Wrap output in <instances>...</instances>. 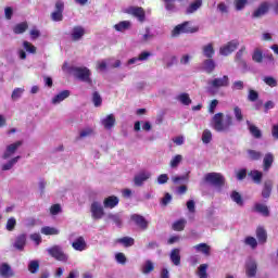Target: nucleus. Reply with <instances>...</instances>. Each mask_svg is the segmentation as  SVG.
I'll list each match as a JSON object with an SVG mask.
<instances>
[{
    "label": "nucleus",
    "instance_id": "obj_44",
    "mask_svg": "<svg viewBox=\"0 0 278 278\" xmlns=\"http://www.w3.org/2000/svg\"><path fill=\"white\" fill-rule=\"evenodd\" d=\"M28 270H29V273H31V275H36V273H38V270H40V263L38 261H31L28 264Z\"/></svg>",
    "mask_w": 278,
    "mask_h": 278
},
{
    "label": "nucleus",
    "instance_id": "obj_32",
    "mask_svg": "<svg viewBox=\"0 0 278 278\" xmlns=\"http://www.w3.org/2000/svg\"><path fill=\"white\" fill-rule=\"evenodd\" d=\"M202 51H203V55L207 59H213L214 53H216L215 50H214V45L213 43H208V45L204 46L202 48Z\"/></svg>",
    "mask_w": 278,
    "mask_h": 278
},
{
    "label": "nucleus",
    "instance_id": "obj_28",
    "mask_svg": "<svg viewBox=\"0 0 278 278\" xmlns=\"http://www.w3.org/2000/svg\"><path fill=\"white\" fill-rule=\"evenodd\" d=\"M249 177H251L252 181H254V184H262V179L264 177V174L257 169H253V170H250L248 173Z\"/></svg>",
    "mask_w": 278,
    "mask_h": 278
},
{
    "label": "nucleus",
    "instance_id": "obj_36",
    "mask_svg": "<svg viewBox=\"0 0 278 278\" xmlns=\"http://www.w3.org/2000/svg\"><path fill=\"white\" fill-rule=\"evenodd\" d=\"M201 5H203V1L195 0L187 8V14H194V12H197V10H199V8H201Z\"/></svg>",
    "mask_w": 278,
    "mask_h": 278
},
{
    "label": "nucleus",
    "instance_id": "obj_25",
    "mask_svg": "<svg viewBox=\"0 0 278 278\" xmlns=\"http://www.w3.org/2000/svg\"><path fill=\"white\" fill-rule=\"evenodd\" d=\"M216 68V62H214V59H207L203 62V71L207 73L208 75H212Z\"/></svg>",
    "mask_w": 278,
    "mask_h": 278
},
{
    "label": "nucleus",
    "instance_id": "obj_4",
    "mask_svg": "<svg viewBox=\"0 0 278 278\" xmlns=\"http://www.w3.org/2000/svg\"><path fill=\"white\" fill-rule=\"evenodd\" d=\"M125 14H130L139 21V23H144L147 21V13L142 7H129L125 9Z\"/></svg>",
    "mask_w": 278,
    "mask_h": 278
},
{
    "label": "nucleus",
    "instance_id": "obj_50",
    "mask_svg": "<svg viewBox=\"0 0 278 278\" xmlns=\"http://www.w3.org/2000/svg\"><path fill=\"white\" fill-rule=\"evenodd\" d=\"M202 142L204 144H210L212 142V131L210 129H205L202 134Z\"/></svg>",
    "mask_w": 278,
    "mask_h": 278
},
{
    "label": "nucleus",
    "instance_id": "obj_34",
    "mask_svg": "<svg viewBox=\"0 0 278 278\" xmlns=\"http://www.w3.org/2000/svg\"><path fill=\"white\" fill-rule=\"evenodd\" d=\"M252 60L256 62V64H262V62H264V52H262L260 48L254 49Z\"/></svg>",
    "mask_w": 278,
    "mask_h": 278
},
{
    "label": "nucleus",
    "instance_id": "obj_53",
    "mask_svg": "<svg viewBox=\"0 0 278 278\" xmlns=\"http://www.w3.org/2000/svg\"><path fill=\"white\" fill-rule=\"evenodd\" d=\"M23 92H25V89L23 88H15L11 94V99L13 101H16L17 99H21L23 97Z\"/></svg>",
    "mask_w": 278,
    "mask_h": 278
},
{
    "label": "nucleus",
    "instance_id": "obj_18",
    "mask_svg": "<svg viewBox=\"0 0 278 278\" xmlns=\"http://www.w3.org/2000/svg\"><path fill=\"white\" fill-rule=\"evenodd\" d=\"M101 125H103L104 129L110 130L116 125V117L114 116V114H109L105 118L101 121Z\"/></svg>",
    "mask_w": 278,
    "mask_h": 278
},
{
    "label": "nucleus",
    "instance_id": "obj_7",
    "mask_svg": "<svg viewBox=\"0 0 278 278\" xmlns=\"http://www.w3.org/2000/svg\"><path fill=\"white\" fill-rule=\"evenodd\" d=\"M130 220L136 225V227L141 229V231H147V229H149V220L140 214L130 215Z\"/></svg>",
    "mask_w": 278,
    "mask_h": 278
},
{
    "label": "nucleus",
    "instance_id": "obj_15",
    "mask_svg": "<svg viewBox=\"0 0 278 278\" xmlns=\"http://www.w3.org/2000/svg\"><path fill=\"white\" fill-rule=\"evenodd\" d=\"M118 203H121V200L118 199V197L111 195V197H108L104 199L103 206L106 210H114V207H116V205H118Z\"/></svg>",
    "mask_w": 278,
    "mask_h": 278
},
{
    "label": "nucleus",
    "instance_id": "obj_31",
    "mask_svg": "<svg viewBox=\"0 0 278 278\" xmlns=\"http://www.w3.org/2000/svg\"><path fill=\"white\" fill-rule=\"evenodd\" d=\"M247 125L249 126V131L251 134V136H253V138H256L257 140H260V138H262V130L260 128H257V126L251 124V122H247Z\"/></svg>",
    "mask_w": 278,
    "mask_h": 278
},
{
    "label": "nucleus",
    "instance_id": "obj_37",
    "mask_svg": "<svg viewBox=\"0 0 278 278\" xmlns=\"http://www.w3.org/2000/svg\"><path fill=\"white\" fill-rule=\"evenodd\" d=\"M248 157L249 160H251L252 162H257L260 160H262V152L256 151V150H248Z\"/></svg>",
    "mask_w": 278,
    "mask_h": 278
},
{
    "label": "nucleus",
    "instance_id": "obj_49",
    "mask_svg": "<svg viewBox=\"0 0 278 278\" xmlns=\"http://www.w3.org/2000/svg\"><path fill=\"white\" fill-rule=\"evenodd\" d=\"M257 99H260V93L254 89H250L248 93V101H251V103H255Z\"/></svg>",
    "mask_w": 278,
    "mask_h": 278
},
{
    "label": "nucleus",
    "instance_id": "obj_61",
    "mask_svg": "<svg viewBox=\"0 0 278 278\" xmlns=\"http://www.w3.org/2000/svg\"><path fill=\"white\" fill-rule=\"evenodd\" d=\"M60 212H62V206L60 204H53L50 207V214L52 216H58V214H60Z\"/></svg>",
    "mask_w": 278,
    "mask_h": 278
},
{
    "label": "nucleus",
    "instance_id": "obj_64",
    "mask_svg": "<svg viewBox=\"0 0 278 278\" xmlns=\"http://www.w3.org/2000/svg\"><path fill=\"white\" fill-rule=\"evenodd\" d=\"M218 106V100H212L208 105V114H214L216 112V108Z\"/></svg>",
    "mask_w": 278,
    "mask_h": 278
},
{
    "label": "nucleus",
    "instance_id": "obj_23",
    "mask_svg": "<svg viewBox=\"0 0 278 278\" xmlns=\"http://www.w3.org/2000/svg\"><path fill=\"white\" fill-rule=\"evenodd\" d=\"M256 238L261 244H266V241L268 240V233L264 227L260 226L256 228Z\"/></svg>",
    "mask_w": 278,
    "mask_h": 278
},
{
    "label": "nucleus",
    "instance_id": "obj_45",
    "mask_svg": "<svg viewBox=\"0 0 278 278\" xmlns=\"http://www.w3.org/2000/svg\"><path fill=\"white\" fill-rule=\"evenodd\" d=\"M233 114L238 123H242V121H244V115L242 114V109H240V106L233 108Z\"/></svg>",
    "mask_w": 278,
    "mask_h": 278
},
{
    "label": "nucleus",
    "instance_id": "obj_46",
    "mask_svg": "<svg viewBox=\"0 0 278 278\" xmlns=\"http://www.w3.org/2000/svg\"><path fill=\"white\" fill-rule=\"evenodd\" d=\"M184 160V156H181L180 154L175 155L169 163V166L172 168H177V166H179V164H181V161Z\"/></svg>",
    "mask_w": 278,
    "mask_h": 278
},
{
    "label": "nucleus",
    "instance_id": "obj_21",
    "mask_svg": "<svg viewBox=\"0 0 278 278\" xmlns=\"http://www.w3.org/2000/svg\"><path fill=\"white\" fill-rule=\"evenodd\" d=\"M0 275L4 278L14 277V270H12V267L8 263H3L0 266Z\"/></svg>",
    "mask_w": 278,
    "mask_h": 278
},
{
    "label": "nucleus",
    "instance_id": "obj_43",
    "mask_svg": "<svg viewBox=\"0 0 278 278\" xmlns=\"http://www.w3.org/2000/svg\"><path fill=\"white\" fill-rule=\"evenodd\" d=\"M231 200L237 203V205H244V200H242V195L238 191H232L231 194Z\"/></svg>",
    "mask_w": 278,
    "mask_h": 278
},
{
    "label": "nucleus",
    "instance_id": "obj_13",
    "mask_svg": "<svg viewBox=\"0 0 278 278\" xmlns=\"http://www.w3.org/2000/svg\"><path fill=\"white\" fill-rule=\"evenodd\" d=\"M26 244H27V235L22 233L15 238V242H14L13 247L17 251H24Z\"/></svg>",
    "mask_w": 278,
    "mask_h": 278
},
{
    "label": "nucleus",
    "instance_id": "obj_9",
    "mask_svg": "<svg viewBox=\"0 0 278 278\" xmlns=\"http://www.w3.org/2000/svg\"><path fill=\"white\" fill-rule=\"evenodd\" d=\"M208 85L216 90H218V88H227L229 86V76L224 75L222 78H214Z\"/></svg>",
    "mask_w": 278,
    "mask_h": 278
},
{
    "label": "nucleus",
    "instance_id": "obj_27",
    "mask_svg": "<svg viewBox=\"0 0 278 278\" xmlns=\"http://www.w3.org/2000/svg\"><path fill=\"white\" fill-rule=\"evenodd\" d=\"M71 97V91L63 90L59 92L56 96L53 97L52 103L55 105L58 103H62L65 99H68Z\"/></svg>",
    "mask_w": 278,
    "mask_h": 278
},
{
    "label": "nucleus",
    "instance_id": "obj_14",
    "mask_svg": "<svg viewBox=\"0 0 278 278\" xmlns=\"http://www.w3.org/2000/svg\"><path fill=\"white\" fill-rule=\"evenodd\" d=\"M189 31L190 29H188V22H184L174 27L172 30V36L177 38V36H180V34H188Z\"/></svg>",
    "mask_w": 278,
    "mask_h": 278
},
{
    "label": "nucleus",
    "instance_id": "obj_11",
    "mask_svg": "<svg viewBox=\"0 0 278 278\" xmlns=\"http://www.w3.org/2000/svg\"><path fill=\"white\" fill-rule=\"evenodd\" d=\"M275 162V154L274 153H266L263 157V170L264 173H268L270 168H273V164Z\"/></svg>",
    "mask_w": 278,
    "mask_h": 278
},
{
    "label": "nucleus",
    "instance_id": "obj_16",
    "mask_svg": "<svg viewBox=\"0 0 278 278\" xmlns=\"http://www.w3.org/2000/svg\"><path fill=\"white\" fill-rule=\"evenodd\" d=\"M273 180H265L263 184V189H262V198L263 199H270V194H273Z\"/></svg>",
    "mask_w": 278,
    "mask_h": 278
},
{
    "label": "nucleus",
    "instance_id": "obj_55",
    "mask_svg": "<svg viewBox=\"0 0 278 278\" xmlns=\"http://www.w3.org/2000/svg\"><path fill=\"white\" fill-rule=\"evenodd\" d=\"M244 243L251 249H257V239L255 237H247Z\"/></svg>",
    "mask_w": 278,
    "mask_h": 278
},
{
    "label": "nucleus",
    "instance_id": "obj_60",
    "mask_svg": "<svg viewBox=\"0 0 278 278\" xmlns=\"http://www.w3.org/2000/svg\"><path fill=\"white\" fill-rule=\"evenodd\" d=\"M23 47L28 53H36V47L29 41H24Z\"/></svg>",
    "mask_w": 278,
    "mask_h": 278
},
{
    "label": "nucleus",
    "instance_id": "obj_29",
    "mask_svg": "<svg viewBox=\"0 0 278 278\" xmlns=\"http://www.w3.org/2000/svg\"><path fill=\"white\" fill-rule=\"evenodd\" d=\"M254 212H257L258 214H262V216L268 217L270 216V210H268V206L262 203H256L254 205Z\"/></svg>",
    "mask_w": 278,
    "mask_h": 278
},
{
    "label": "nucleus",
    "instance_id": "obj_5",
    "mask_svg": "<svg viewBox=\"0 0 278 278\" xmlns=\"http://www.w3.org/2000/svg\"><path fill=\"white\" fill-rule=\"evenodd\" d=\"M90 212L93 220H101L105 216V210H103V206L98 201L91 203Z\"/></svg>",
    "mask_w": 278,
    "mask_h": 278
},
{
    "label": "nucleus",
    "instance_id": "obj_12",
    "mask_svg": "<svg viewBox=\"0 0 278 278\" xmlns=\"http://www.w3.org/2000/svg\"><path fill=\"white\" fill-rule=\"evenodd\" d=\"M247 277L253 278L257 275V263L254 260H250L245 264Z\"/></svg>",
    "mask_w": 278,
    "mask_h": 278
},
{
    "label": "nucleus",
    "instance_id": "obj_40",
    "mask_svg": "<svg viewBox=\"0 0 278 278\" xmlns=\"http://www.w3.org/2000/svg\"><path fill=\"white\" fill-rule=\"evenodd\" d=\"M129 27H131V22L129 21H122L114 25V29H116V31H125L126 29H129Z\"/></svg>",
    "mask_w": 278,
    "mask_h": 278
},
{
    "label": "nucleus",
    "instance_id": "obj_8",
    "mask_svg": "<svg viewBox=\"0 0 278 278\" xmlns=\"http://www.w3.org/2000/svg\"><path fill=\"white\" fill-rule=\"evenodd\" d=\"M51 18L54 23L64 21V2L61 0L55 2V11L51 13Z\"/></svg>",
    "mask_w": 278,
    "mask_h": 278
},
{
    "label": "nucleus",
    "instance_id": "obj_1",
    "mask_svg": "<svg viewBox=\"0 0 278 278\" xmlns=\"http://www.w3.org/2000/svg\"><path fill=\"white\" fill-rule=\"evenodd\" d=\"M223 113H217L213 116V129L218 132L227 134L231 131L233 127V117L231 115H226L224 118Z\"/></svg>",
    "mask_w": 278,
    "mask_h": 278
},
{
    "label": "nucleus",
    "instance_id": "obj_30",
    "mask_svg": "<svg viewBox=\"0 0 278 278\" xmlns=\"http://www.w3.org/2000/svg\"><path fill=\"white\" fill-rule=\"evenodd\" d=\"M72 247L75 251H86V240L84 237H78L73 243Z\"/></svg>",
    "mask_w": 278,
    "mask_h": 278
},
{
    "label": "nucleus",
    "instance_id": "obj_47",
    "mask_svg": "<svg viewBox=\"0 0 278 278\" xmlns=\"http://www.w3.org/2000/svg\"><path fill=\"white\" fill-rule=\"evenodd\" d=\"M5 229L7 231H14V229H16V218L10 217L7 220Z\"/></svg>",
    "mask_w": 278,
    "mask_h": 278
},
{
    "label": "nucleus",
    "instance_id": "obj_48",
    "mask_svg": "<svg viewBox=\"0 0 278 278\" xmlns=\"http://www.w3.org/2000/svg\"><path fill=\"white\" fill-rule=\"evenodd\" d=\"M178 101H180V103H182V105H190V103H192V99H190V94H188V93H181L178 97Z\"/></svg>",
    "mask_w": 278,
    "mask_h": 278
},
{
    "label": "nucleus",
    "instance_id": "obj_41",
    "mask_svg": "<svg viewBox=\"0 0 278 278\" xmlns=\"http://www.w3.org/2000/svg\"><path fill=\"white\" fill-rule=\"evenodd\" d=\"M41 233H43V236H58L60 233V230L54 227L46 226L41 228Z\"/></svg>",
    "mask_w": 278,
    "mask_h": 278
},
{
    "label": "nucleus",
    "instance_id": "obj_51",
    "mask_svg": "<svg viewBox=\"0 0 278 278\" xmlns=\"http://www.w3.org/2000/svg\"><path fill=\"white\" fill-rule=\"evenodd\" d=\"M108 217L110 218V220H113V223L117 227H122L123 226V219L121 218V215H118V214H109Z\"/></svg>",
    "mask_w": 278,
    "mask_h": 278
},
{
    "label": "nucleus",
    "instance_id": "obj_54",
    "mask_svg": "<svg viewBox=\"0 0 278 278\" xmlns=\"http://www.w3.org/2000/svg\"><path fill=\"white\" fill-rule=\"evenodd\" d=\"M198 276L200 278H207V264H202L199 266Z\"/></svg>",
    "mask_w": 278,
    "mask_h": 278
},
{
    "label": "nucleus",
    "instance_id": "obj_33",
    "mask_svg": "<svg viewBox=\"0 0 278 278\" xmlns=\"http://www.w3.org/2000/svg\"><path fill=\"white\" fill-rule=\"evenodd\" d=\"M155 270V265L151 260L146 261L144 265L141 267L143 275H149Z\"/></svg>",
    "mask_w": 278,
    "mask_h": 278
},
{
    "label": "nucleus",
    "instance_id": "obj_39",
    "mask_svg": "<svg viewBox=\"0 0 278 278\" xmlns=\"http://www.w3.org/2000/svg\"><path fill=\"white\" fill-rule=\"evenodd\" d=\"M186 223L187 222L184 218L178 219L173 224L172 229L174 231H184V229H186Z\"/></svg>",
    "mask_w": 278,
    "mask_h": 278
},
{
    "label": "nucleus",
    "instance_id": "obj_59",
    "mask_svg": "<svg viewBox=\"0 0 278 278\" xmlns=\"http://www.w3.org/2000/svg\"><path fill=\"white\" fill-rule=\"evenodd\" d=\"M115 260L118 264H127V256H125V254L123 252H118L116 255H115Z\"/></svg>",
    "mask_w": 278,
    "mask_h": 278
},
{
    "label": "nucleus",
    "instance_id": "obj_26",
    "mask_svg": "<svg viewBox=\"0 0 278 278\" xmlns=\"http://www.w3.org/2000/svg\"><path fill=\"white\" fill-rule=\"evenodd\" d=\"M268 4L266 2L261 3V5L253 12V18H260L268 12Z\"/></svg>",
    "mask_w": 278,
    "mask_h": 278
},
{
    "label": "nucleus",
    "instance_id": "obj_24",
    "mask_svg": "<svg viewBox=\"0 0 278 278\" xmlns=\"http://www.w3.org/2000/svg\"><path fill=\"white\" fill-rule=\"evenodd\" d=\"M170 262L174 263V266H179L181 264V254L179 249H173L169 254Z\"/></svg>",
    "mask_w": 278,
    "mask_h": 278
},
{
    "label": "nucleus",
    "instance_id": "obj_19",
    "mask_svg": "<svg viewBox=\"0 0 278 278\" xmlns=\"http://www.w3.org/2000/svg\"><path fill=\"white\" fill-rule=\"evenodd\" d=\"M86 35V29H84L83 26H75L72 30V40H74V42H77V40H81V38H84V36Z\"/></svg>",
    "mask_w": 278,
    "mask_h": 278
},
{
    "label": "nucleus",
    "instance_id": "obj_38",
    "mask_svg": "<svg viewBox=\"0 0 278 278\" xmlns=\"http://www.w3.org/2000/svg\"><path fill=\"white\" fill-rule=\"evenodd\" d=\"M117 242L126 248L134 247V244H136V240H134L131 237L119 238L117 239Z\"/></svg>",
    "mask_w": 278,
    "mask_h": 278
},
{
    "label": "nucleus",
    "instance_id": "obj_52",
    "mask_svg": "<svg viewBox=\"0 0 278 278\" xmlns=\"http://www.w3.org/2000/svg\"><path fill=\"white\" fill-rule=\"evenodd\" d=\"M18 160H21V156L13 157L7 164L2 165V170H10L12 168V166H14V164H16V162H18Z\"/></svg>",
    "mask_w": 278,
    "mask_h": 278
},
{
    "label": "nucleus",
    "instance_id": "obj_56",
    "mask_svg": "<svg viewBox=\"0 0 278 278\" xmlns=\"http://www.w3.org/2000/svg\"><path fill=\"white\" fill-rule=\"evenodd\" d=\"M263 81L269 86L270 88H276L277 86V79H275V77L273 76H266L263 78Z\"/></svg>",
    "mask_w": 278,
    "mask_h": 278
},
{
    "label": "nucleus",
    "instance_id": "obj_17",
    "mask_svg": "<svg viewBox=\"0 0 278 278\" xmlns=\"http://www.w3.org/2000/svg\"><path fill=\"white\" fill-rule=\"evenodd\" d=\"M23 144V141H16L12 144H9L7 147V151L3 154V160H8V157H10L11 155H14V153H16V151L18 150V147H21Z\"/></svg>",
    "mask_w": 278,
    "mask_h": 278
},
{
    "label": "nucleus",
    "instance_id": "obj_57",
    "mask_svg": "<svg viewBox=\"0 0 278 278\" xmlns=\"http://www.w3.org/2000/svg\"><path fill=\"white\" fill-rule=\"evenodd\" d=\"M244 51H247V47L243 46L236 54V62H240L241 64H247V62L242 60V56L244 55Z\"/></svg>",
    "mask_w": 278,
    "mask_h": 278
},
{
    "label": "nucleus",
    "instance_id": "obj_10",
    "mask_svg": "<svg viewBox=\"0 0 278 278\" xmlns=\"http://www.w3.org/2000/svg\"><path fill=\"white\" fill-rule=\"evenodd\" d=\"M240 42H238V40H231L229 41L226 46L222 47L219 49V53L220 55H229L230 53H233V51H236V49H238Z\"/></svg>",
    "mask_w": 278,
    "mask_h": 278
},
{
    "label": "nucleus",
    "instance_id": "obj_22",
    "mask_svg": "<svg viewBox=\"0 0 278 278\" xmlns=\"http://www.w3.org/2000/svg\"><path fill=\"white\" fill-rule=\"evenodd\" d=\"M197 253H203L206 257H210L212 248L207 243H200L193 247Z\"/></svg>",
    "mask_w": 278,
    "mask_h": 278
},
{
    "label": "nucleus",
    "instance_id": "obj_35",
    "mask_svg": "<svg viewBox=\"0 0 278 278\" xmlns=\"http://www.w3.org/2000/svg\"><path fill=\"white\" fill-rule=\"evenodd\" d=\"M29 28V25L27 22H22L13 27L14 34H25L27 29Z\"/></svg>",
    "mask_w": 278,
    "mask_h": 278
},
{
    "label": "nucleus",
    "instance_id": "obj_62",
    "mask_svg": "<svg viewBox=\"0 0 278 278\" xmlns=\"http://www.w3.org/2000/svg\"><path fill=\"white\" fill-rule=\"evenodd\" d=\"M248 0H235V8L237 11L244 10V7L247 5Z\"/></svg>",
    "mask_w": 278,
    "mask_h": 278
},
{
    "label": "nucleus",
    "instance_id": "obj_63",
    "mask_svg": "<svg viewBox=\"0 0 278 278\" xmlns=\"http://www.w3.org/2000/svg\"><path fill=\"white\" fill-rule=\"evenodd\" d=\"M232 90H244V81L236 80L231 86Z\"/></svg>",
    "mask_w": 278,
    "mask_h": 278
},
{
    "label": "nucleus",
    "instance_id": "obj_20",
    "mask_svg": "<svg viewBox=\"0 0 278 278\" xmlns=\"http://www.w3.org/2000/svg\"><path fill=\"white\" fill-rule=\"evenodd\" d=\"M151 178V174L147 172H141L138 175L135 176L134 181L135 186L140 187L147 181L148 179Z\"/></svg>",
    "mask_w": 278,
    "mask_h": 278
},
{
    "label": "nucleus",
    "instance_id": "obj_58",
    "mask_svg": "<svg viewBox=\"0 0 278 278\" xmlns=\"http://www.w3.org/2000/svg\"><path fill=\"white\" fill-rule=\"evenodd\" d=\"M167 12H175V0H163Z\"/></svg>",
    "mask_w": 278,
    "mask_h": 278
},
{
    "label": "nucleus",
    "instance_id": "obj_3",
    "mask_svg": "<svg viewBox=\"0 0 278 278\" xmlns=\"http://www.w3.org/2000/svg\"><path fill=\"white\" fill-rule=\"evenodd\" d=\"M73 73L77 79L84 81L85 84H89V86H92V78H90L92 73L88 70V67H74Z\"/></svg>",
    "mask_w": 278,
    "mask_h": 278
},
{
    "label": "nucleus",
    "instance_id": "obj_6",
    "mask_svg": "<svg viewBox=\"0 0 278 278\" xmlns=\"http://www.w3.org/2000/svg\"><path fill=\"white\" fill-rule=\"evenodd\" d=\"M49 255L51 257H54V260H58V262H66L68 260V256L62 251V247L60 245H53L50 249H48Z\"/></svg>",
    "mask_w": 278,
    "mask_h": 278
},
{
    "label": "nucleus",
    "instance_id": "obj_2",
    "mask_svg": "<svg viewBox=\"0 0 278 278\" xmlns=\"http://www.w3.org/2000/svg\"><path fill=\"white\" fill-rule=\"evenodd\" d=\"M204 180L206 184H211V186H215L216 188H223V186H225V176L220 173H207L204 176Z\"/></svg>",
    "mask_w": 278,
    "mask_h": 278
},
{
    "label": "nucleus",
    "instance_id": "obj_42",
    "mask_svg": "<svg viewBox=\"0 0 278 278\" xmlns=\"http://www.w3.org/2000/svg\"><path fill=\"white\" fill-rule=\"evenodd\" d=\"M92 103L94 108H101V105L103 104V98H101L99 91H94L92 93Z\"/></svg>",
    "mask_w": 278,
    "mask_h": 278
}]
</instances>
